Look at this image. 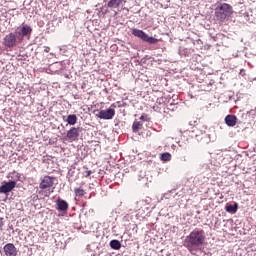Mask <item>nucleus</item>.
Listing matches in <instances>:
<instances>
[{"instance_id": "obj_1", "label": "nucleus", "mask_w": 256, "mask_h": 256, "mask_svg": "<svg viewBox=\"0 0 256 256\" xmlns=\"http://www.w3.org/2000/svg\"><path fill=\"white\" fill-rule=\"evenodd\" d=\"M205 243V232L203 230H193L184 240V247H187L188 251H193L197 247H201Z\"/></svg>"}, {"instance_id": "obj_2", "label": "nucleus", "mask_w": 256, "mask_h": 256, "mask_svg": "<svg viewBox=\"0 0 256 256\" xmlns=\"http://www.w3.org/2000/svg\"><path fill=\"white\" fill-rule=\"evenodd\" d=\"M233 15V7L227 3L218 5L215 8V17L220 23H225Z\"/></svg>"}, {"instance_id": "obj_3", "label": "nucleus", "mask_w": 256, "mask_h": 256, "mask_svg": "<svg viewBox=\"0 0 256 256\" xmlns=\"http://www.w3.org/2000/svg\"><path fill=\"white\" fill-rule=\"evenodd\" d=\"M132 35H134V37H138V39H141L142 41H145V43H149L150 45L159 43V39L149 36L143 30H139L137 28L132 29Z\"/></svg>"}, {"instance_id": "obj_4", "label": "nucleus", "mask_w": 256, "mask_h": 256, "mask_svg": "<svg viewBox=\"0 0 256 256\" xmlns=\"http://www.w3.org/2000/svg\"><path fill=\"white\" fill-rule=\"evenodd\" d=\"M53 185H55V177L44 176L39 184V188L42 191H49Z\"/></svg>"}, {"instance_id": "obj_5", "label": "nucleus", "mask_w": 256, "mask_h": 256, "mask_svg": "<svg viewBox=\"0 0 256 256\" xmlns=\"http://www.w3.org/2000/svg\"><path fill=\"white\" fill-rule=\"evenodd\" d=\"M3 45H4V47H7L8 49H13V47H16L17 35H15L13 33L7 34L3 39Z\"/></svg>"}, {"instance_id": "obj_6", "label": "nucleus", "mask_w": 256, "mask_h": 256, "mask_svg": "<svg viewBox=\"0 0 256 256\" xmlns=\"http://www.w3.org/2000/svg\"><path fill=\"white\" fill-rule=\"evenodd\" d=\"M33 33V29L31 26L23 23L20 28L16 29V36L23 39V37H27Z\"/></svg>"}, {"instance_id": "obj_7", "label": "nucleus", "mask_w": 256, "mask_h": 256, "mask_svg": "<svg viewBox=\"0 0 256 256\" xmlns=\"http://www.w3.org/2000/svg\"><path fill=\"white\" fill-rule=\"evenodd\" d=\"M96 117L98 119H105V120H110L115 117V109L109 108L107 110H101L98 114H96Z\"/></svg>"}, {"instance_id": "obj_8", "label": "nucleus", "mask_w": 256, "mask_h": 256, "mask_svg": "<svg viewBox=\"0 0 256 256\" xmlns=\"http://www.w3.org/2000/svg\"><path fill=\"white\" fill-rule=\"evenodd\" d=\"M81 133V128H75L72 127L68 132H67V139L70 143H73V141H77L79 139V135Z\"/></svg>"}, {"instance_id": "obj_9", "label": "nucleus", "mask_w": 256, "mask_h": 256, "mask_svg": "<svg viewBox=\"0 0 256 256\" xmlns=\"http://www.w3.org/2000/svg\"><path fill=\"white\" fill-rule=\"evenodd\" d=\"M16 186L17 182L15 181L4 182V184L0 186V193H4L5 195L11 193Z\"/></svg>"}, {"instance_id": "obj_10", "label": "nucleus", "mask_w": 256, "mask_h": 256, "mask_svg": "<svg viewBox=\"0 0 256 256\" xmlns=\"http://www.w3.org/2000/svg\"><path fill=\"white\" fill-rule=\"evenodd\" d=\"M5 256H17V248L13 243H8L3 247Z\"/></svg>"}, {"instance_id": "obj_11", "label": "nucleus", "mask_w": 256, "mask_h": 256, "mask_svg": "<svg viewBox=\"0 0 256 256\" xmlns=\"http://www.w3.org/2000/svg\"><path fill=\"white\" fill-rule=\"evenodd\" d=\"M224 121L228 127H235V125H237V116L233 114H228L225 117Z\"/></svg>"}, {"instance_id": "obj_12", "label": "nucleus", "mask_w": 256, "mask_h": 256, "mask_svg": "<svg viewBox=\"0 0 256 256\" xmlns=\"http://www.w3.org/2000/svg\"><path fill=\"white\" fill-rule=\"evenodd\" d=\"M56 209L58 211H67L69 209V203H67V201L59 198L56 201Z\"/></svg>"}, {"instance_id": "obj_13", "label": "nucleus", "mask_w": 256, "mask_h": 256, "mask_svg": "<svg viewBox=\"0 0 256 256\" xmlns=\"http://www.w3.org/2000/svg\"><path fill=\"white\" fill-rule=\"evenodd\" d=\"M227 213H237V209H239V205L235 203L234 205H227L225 207Z\"/></svg>"}, {"instance_id": "obj_14", "label": "nucleus", "mask_w": 256, "mask_h": 256, "mask_svg": "<svg viewBox=\"0 0 256 256\" xmlns=\"http://www.w3.org/2000/svg\"><path fill=\"white\" fill-rule=\"evenodd\" d=\"M66 122L68 123V125H75L77 123V115L75 114L68 115Z\"/></svg>"}, {"instance_id": "obj_15", "label": "nucleus", "mask_w": 256, "mask_h": 256, "mask_svg": "<svg viewBox=\"0 0 256 256\" xmlns=\"http://www.w3.org/2000/svg\"><path fill=\"white\" fill-rule=\"evenodd\" d=\"M143 127V122L134 121L132 125V131L133 133H139V130Z\"/></svg>"}, {"instance_id": "obj_16", "label": "nucleus", "mask_w": 256, "mask_h": 256, "mask_svg": "<svg viewBox=\"0 0 256 256\" xmlns=\"http://www.w3.org/2000/svg\"><path fill=\"white\" fill-rule=\"evenodd\" d=\"M110 247L115 251H119V249H121V242L119 240H112L110 242Z\"/></svg>"}, {"instance_id": "obj_17", "label": "nucleus", "mask_w": 256, "mask_h": 256, "mask_svg": "<svg viewBox=\"0 0 256 256\" xmlns=\"http://www.w3.org/2000/svg\"><path fill=\"white\" fill-rule=\"evenodd\" d=\"M74 193H75V197H78L79 199H81V197H85L86 192L81 188H74Z\"/></svg>"}, {"instance_id": "obj_18", "label": "nucleus", "mask_w": 256, "mask_h": 256, "mask_svg": "<svg viewBox=\"0 0 256 256\" xmlns=\"http://www.w3.org/2000/svg\"><path fill=\"white\" fill-rule=\"evenodd\" d=\"M161 161H171V154L169 152L161 154Z\"/></svg>"}, {"instance_id": "obj_19", "label": "nucleus", "mask_w": 256, "mask_h": 256, "mask_svg": "<svg viewBox=\"0 0 256 256\" xmlns=\"http://www.w3.org/2000/svg\"><path fill=\"white\" fill-rule=\"evenodd\" d=\"M108 7H110V8H117V7H119V2H117V1H109L108 2Z\"/></svg>"}, {"instance_id": "obj_20", "label": "nucleus", "mask_w": 256, "mask_h": 256, "mask_svg": "<svg viewBox=\"0 0 256 256\" xmlns=\"http://www.w3.org/2000/svg\"><path fill=\"white\" fill-rule=\"evenodd\" d=\"M93 172L91 170H87L85 172H83V175L84 177H90V175L92 174Z\"/></svg>"}, {"instance_id": "obj_21", "label": "nucleus", "mask_w": 256, "mask_h": 256, "mask_svg": "<svg viewBox=\"0 0 256 256\" xmlns=\"http://www.w3.org/2000/svg\"><path fill=\"white\" fill-rule=\"evenodd\" d=\"M140 121H147V114H142L140 116Z\"/></svg>"}, {"instance_id": "obj_22", "label": "nucleus", "mask_w": 256, "mask_h": 256, "mask_svg": "<svg viewBox=\"0 0 256 256\" xmlns=\"http://www.w3.org/2000/svg\"><path fill=\"white\" fill-rule=\"evenodd\" d=\"M3 218L0 217V229H3V225H5V223L3 222Z\"/></svg>"}, {"instance_id": "obj_23", "label": "nucleus", "mask_w": 256, "mask_h": 256, "mask_svg": "<svg viewBox=\"0 0 256 256\" xmlns=\"http://www.w3.org/2000/svg\"><path fill=\"white\" fill-rule=\"evenodd\" d=\"M111 1H117V0H111Z\"/></svg>"}]
</instances>
